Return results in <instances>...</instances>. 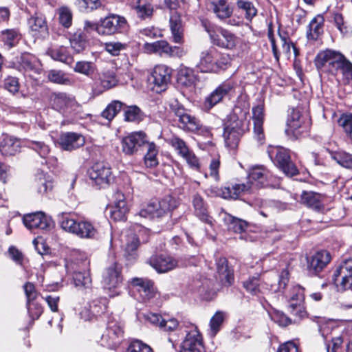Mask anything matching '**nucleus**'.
I'll list each match as a JSON object with an SVG mask.
<instances>
[{
  "label": "nucleus",
  "instance_id": "dca6fc26",
  "mask_svg": "<svg viewBox=\"0 0 352 352\" xmlns=\"http://www.w3.org/2000/svg\"><path fill=\"white\" fill-rule=\"evenodd\" d=\"M147 142V135L144 132L132 133L122 138L121 142L122 152L126 155H133L138 151L139 147L146 144Z\"/></svg>",
  "mask_w": 352,
  "mask_h": 352
},
{
  "label": "nucleus",
  "instance_id": "f03ea898",
  "mask_svg": "<svg viewBox=\"0 0 352 352\" xmlns=\"http://www.w3.org/2000/svg\"><path fill=\"white\" fill-rule=\"evenodd\" d=\"M247 128L246 113H241L239 116L235 112L230 114L224 123L223 138L226 146L231 149L236 148Z\"/></svg>",
  "mask_w": 352,
  "mask_h": 352
},
{
  "label": "nucleus",
  "instance_id": "20e7f679",
  "mask_svg": "<svg viewBox=\"0 0 352 352\" xmlns=\"http://www.w3.org/2000/svg\"><path fill=\"white\" fill-rule=\"evenodd\" d=\"M177 206V200L170 195L160 201H152L142 208L138 215L146 219L160 218L170 212Z\"/></svg>",
  "mask_w": 352,
  "mask_h": 352
},
{
  "label": "nucleus",
  "instance_id": "4468645a",
  "mask_svg": "<svg viewBox=\"0 0 352 352\" xmlns=\"http://www.w3.org/2000/svg\"><path fill=\"white\" fill-rule=\"evenodd\" d=\"M127 22L124 17L117 14H110L100 21L98 34L112 35L126 28Z\"/></svg>",
  "mask_w": 352,
  "mask_h": 352
},
{
  "label": "nucleus",
  "instance_id": "f8f14e48",
  "mask_svg": "<svg viewBox=\"0 0 352 352\" xmlns=\"http://www.w3.org/2000/svg\"><path fill=\"white\" fill-rule=\"evenodd\" d=\"M333 280L338 291H345L352 287V258L344 260L336 270Z\"/></svg>",
  "mask_w": 352,
  "mask_h": 352
},
{
  "label": "nucleus",
  "instance_id": "864d4df0",
  "mask_svg": "<svg viewBox=\"0 0 352 352\" xmlns=\"http://www.w3.org/2000/svg\"><path fill=\"white\" fill-rule=\"evenodd\" d=\"M48 80L56 84L70 85L72 83L69 76L61 70L52 69L47 74Z\"/></svg>",
  "mask_w": 352,
  "mask_h": 352
},
{
  "label": "nucleus",
  "instance_id": "4d7b16f0",
  "mask_svg": "<svg viewBox=\"0 0 352 352\" xmlns=\"http://www.w3.org/2000/svg\"><path fill=\"white\" fill-rule=\"evenodd\" d=\"M225 319V313L217 311L210 320L209 334L214 337L219 331Z\"/></svg>",
  "mask_w": 352,
  "mask_h": 352
},
{
  "label": "nucleus",
  "instance_id": "58836bf2",
  "mask_svg": "<svg viewBox=\"0 0 352 352\" xmlns=\"http://www.w3.org/2000/svg\"><path fill=\"white\" fill-rule=\"evenodd\" d=\"M124 120L129 122L138 124L143 121L146 117L145 113L136 105L123 107Z\"/></svg>",
  "mask_w": 352,
  "mask_h": 352
},
{
  "label": "nucleus",
  "instance_id": "c03bdc74",
  "mask_svg": "<svg viewBox=\"0 0 352 352\" xmlns=\"http://www.w3.org/2000/svg\"><path fill=\"white\" fill-rule=\"evenodd\" d=\"M133 8L138 17L142 20L151 19L154 12L153 6L144 0H137Z\"/></svg>",
  "mask_w": 352,
  "mask_h": 352
},
{
  "label": "nucleus",
  "instance_id": "49530a36",
  "mask_svg": "<svg viewBox=\"0 0 352 352\" xmlns=\"http://www.w3.org/2000/svg\"><path fill=\"white\" fill-rule=\"evenodd\" d=\"M147 151L144 156V164L148 168H154L159 164L157 159L158 147L153 142L148 141Z\"/></svg>",
  "mask_w": 352,
  "mask_h": 352
},
{
  "label": "nucleus",
  "instance_id": "338daca9",
  "mask_svg": "<svg viewBox=\"0 0 352 352\" xmlns=\"http://www.w3.org/2000/svg\"><path fill=\"white\" fill-rule=\"evenodd\" d=\"M348 138L352 142V113L343 115L339 120Z\"/></svg>",
  "mask_w": 352,
  "mask_h": 352
},
{
  "label": "nucleus",
  "instance_id": "2f4dec72",
  "mask_svg": "<svg viewBox=\"0 0 352 352\" xmlns=\"http://www.w3.org/2000/svg\"><path fill=\"white\" fill-rule=\"evenodd\" d=\"M324 196L313 191H303L301 195V203L315 210L324 209L323 199Z\"/></svg>",
  "mask_w": 352,
  "mask_h": 352
},
{
  "label": "nucleus",
  "instance_id": "c85d7f7f",
  "mask_svg": "<svg viewBox=\"0 0 352 352\" xmlns=\"http://www.w3.org/2000/svg\"><path fill=\"white\" fill-rule=\"evenodd\" d=\"M252 113L254 124V133L258 140H262L264 138L263 127L265 118L264 104L261 103L255 107H253Z\"/></svg>",
  "mask_w": 352,
  "mask_h": 352
},
{
  "label": "nucleus",
  "instance_id": "13d9d810",
  "mask_svg": "<svg viewBox=\"0 0 352 352\" xmlns=\"http://www.w3.org/2000/svg\"><path fill=\"white\" fill-rule=\"evenodd\" d=\"M70 45L77 53L83 51L87 45L85 34L81 30L75 32L70 38Z\"/></svg>",
  "mask_w": 352,
  "mask_h": 352
},
{
  "label": "nucleus",
  "instance_id": "7ed1b4c3",
  "mask_svg": "<svg viewBox=\"0 0 352 352\" xmlns=\"http://www.w3.org/2000/svg\"><path fill=\"white\" fill-rule=\"evenodd\" d=\"M202 24L214 45L229 50L242 48L243 40L228 30L215 27L206 21Z\"/></svg>",
  "mask_w": 352,
  "mask_h": 352
},
{
  "label": "nucleus",
  "instance_id": "a18cd8bd",
  "mask_svg": "<svg viewBox=\"0 0 352 352\" xmlns=\"http://www.w3.org/2000/svg\"><path fill=\"white\" fill-rule=\"evenodd\" d=\"M73 280L74 285L80 289H90L92 285L91 278L88 270L74 272Z\"/></svg>",
  "mask_w": 352,
  "mask_h": 352
},
{
  "label": "nucleus",
  "instance_id": "0e129e2a",
  "mask_svg": "<svg viewBox=\"0 0 352 352\" xmlns=\"http://www.w3.org/2000/svg\"><path fill=\"white\" fill-rule=\"evenodd\" d=\"M74 70L77 73L89 76L94 74L95 67L91 62L78 61L74 67Z\"/></svg>",
  "mask_w": 352,
  "mask_h": 352
},
{
  "label": "nucleus",
  "instance_id": "b1692460",
  "mask_svg": "<svg viewBox=\"0 0 352 352\" xmlns=\"http://www.w3.org/2000/svg\"><path fill=\"white\" fill-rule=\"evenodd\" d=\"M118 82L119 80L113 71L107 70L102 72L99 74L95 91L98 94H102L107 90L116 87Z\"/></svg>",
  "mask_w": 352,
  "mask_h": 352
},
{
  "label": "nucleus",
  "instance_id": "8fccbe9b",
  "mask_svg": "<svg viewBox=\"0 0 352 352\" xmlns=\"http://www.w3.org/2000/svg\"><path fill=\"white\" fill-rule=\"evenodd\" d=\"M243 285L245 290L253 296H258L263 294L265 289L264 283L261 282L258 276L250 277L243 282Z\"/></svg>",
  "mask_w": 352,
  "mask_h": 352
},
{
  "label": "nucleus",
  "instance_id": "e2e57ef3",
  "mask_svg": "<svg viewBox=\"0 0 352 352\" xmlns=\"http://www.w3.org/2000/svg\"><path fill=\"white\" fill-rule=\"evenodd\" d=\"M170 145L177 151L182 157L187 155L191 150L189 149L186 142L179 137L174 136L169 140Z\"/></svg>",
  "mask_w": 352,
  "mask_h": 352
},
{
  "label": "nucleus",
  "instance_id": "423d86ee",
  "mask_svg": "<svg viewBox=\"0 0 352 352\" xmlns=\"http://www.w3.org/2000/svg\"><path fill=\"white\" fill-rule=\"evenodd\" d=\"M267 153L274 164L285 175L294 176L298 173L296 166L292 162L289 151L280 146H269Z\"/></svg>",
  "mask_w": 352,
  "mask_h": 352
},
{
  "label": "nucleus",
  "instance_id": "aec40b11",
  "mask_svg": "<svg viewBox=\"0 0 352 352\" xmlns=\"http://www.w3.org/2000/svg\"><path fill=\"white\" fill-rule=\"evenodd\" d=\"M148 263L158 273H166L177 266V261L168 255L152 256Z\"/></svg>",
  "mask_w": 352,
  "mask_h": 352
},
{
  "label": "nucleus",
  "instance_id": "412c9836",
  "mask_svg": "<svg viewBox=\"0 0 352 352\" xmlns=\"http://www.w3.org/2000/svg\"><path fill=\"white\" fill-rule=\"evenodd\" d=\"M58 143L62 149L72 151L82 146L85 143V140L80 133L66 132L61 134Z\"/></svg>",
  "mask_w": 352,
  "mask_h": 352
},
{
  "label": "nucleus",
  "instance_id": "5fc2aeb1",
  "mask_svg": "<svg viewBox=\"0 0 352 352\" xmlns=\"http://www.w3.org/2000/svg\"><path fill=\"white\" fill-rule=\"evenodd\" d=\"M333 18L335 25L343 36H349L352 34V27L344 19L342 14L335 12Z\"/></svg>",
  "mask_w": 352,
  "mask_h": 352
},
{
  "label": "nucleus",
  "instance_id": "2eb2a0df",
  "mask_svg": "<svg viewBox=\"0 0 352 352\" xmlns=\"http://www.w3.org/2000/svg\"><path fill=\"white\" fill-rule=\"evenodd\" d=\"M186 333L185 339L182 342L180 352H204L203 340L197 327L191 324Z\"/></svg>",
  "mask_w": 352,
  "mask_h": 352
},
{
  "label": "nucleus",
  "instance_id": "f3484780",
  "mask_svg": "<svg viewBox=\"0 0 352 352\" xmlns=\"http://www.w3.org/2000/svg\"><path fill=\"white\" fill-rule=\"evenodd\" d=\"M172 69L165 65H156L152 72L150 80L154 85L157 92L164 91L170 82Z\"/></svg>",
  "mask_w": 352,
  "mask_h": 352
},
{
  "label": "nucleus",
  "instance_id": "a19ab883",
  "mask_svg": "<svg viewBox=\"0 0 352 352\" xmlns=\"http://www.w3.org/2000/svg\"><path fill=\"white\" fill-rule=\"evenodd\" d=\"M217 270L219 279L223 284L231 285L233 280L232 271L228 266V261L226 258H219L217 261Z\"/></svg>",
  "mask_w": 352,
  "mask_h": 352
},
{
  "label": "nucleus",
  "instance_id": "79ce46f5",
  "mask_svg": "<svg viewBox=\"0 0 352 352\" xmlns=\"http://www.w3.org/2000/svg\"><path fill=\"white\" fill-rule=\"evenodd\" d=\"M21 145L19 140L12 137H6L0 145V151L3 155L10 156L19 153Z\"/></svg>",
  "mask_w": 352,
  "mask_h": 352
},
{
  "label": "nucleus",
  "instance_id": "4c0bfd02",
  "mask_svg": "<svg viewBox=\"0 0 352 352\" xmlns=\"http://www.w3.org/2000/svg\"><path fill=\"white\" fill-rule=\"evenodd\" d=\"M21 38V34L17 29H6L1 32L0 41L8 50L16 46Z\"/></svg>",
  "mask_w": 352,
  "mask_h": 352
},
{
  "label": "nucleus",
  "instance_id": "774afa93",
  "mask_svg": "<svg viewBox=\"0 0 352 352\" xmlns=\"http://www.w3.org/2000/svg\"><path fill=\"white\" fill-rule=\"evenodd\" d=\"M127 352H153V349L142 341H132L128 347Z\"/></svg>",
  "mask_w": 352,
  "mask_h": 352
},
{
  "label": "nucleus",
  "instance_id": "37998d69",
  "mask_svg": "<svg viewBox=\"0 0 352 352\" xmlns=\"http://www.w3.org/2000/svg\"><path fill=\"white\" fill-rule=\"evenodd\" d=\"M35 185L37 192L41 195L47 194L53 188V182L50 176L46 175L43 171L36 175Z\"/></svg>",
  "mask_w": 352,
  "mask_h": 352
},
{
  "label": "nucleus",
  "instance_id": "9d476101",
  "mask_svg": "<svg viewBox=\"0 0 352 352\" xmlns=\"http://www.w3.org/2000/svg\"><path fill=\"white\" fill-rule=\"evenodd\" d=\"M144 50L148 54H156L169 58H182L186 54V51L183 47L172 46L166 40L146 43Z\"/></svg>",
  "mask_w": 352,
  "mask_h": 352
},
{
  "label": "nucleus",
  "instance_id": "7c9ffc66",
  "mask_svg": "<svg viewBox=\"0 0 352 352\" xmlns=\"http://www.w3.org/2000/svg\"><path fill=\"white\" fill-rule=\"evenodd\" d=\"M219 217L228 230L241 233L245 230L248 223L245 221L234 217L225 211H221Z\"/></svg>",
  "mask_w": 352,
  "mask_h": 352
},
{
  "label": "nucleus",
  "instance_id": "052dcab7",
  "mask_svg": "<svg viewBox=\"0 0 352 352\" xmlns=\"http://www.w3.org/2000/svg\"><path fill=\"white\" fill-rule=\"evenodd\" d=\"M236 6L239 10H241L245 13V19L248 21H251L252 19L257 14V10L254 4L245 0H237Z\"/></svg>",
  "mask_w": 352,
  "mask_h": 352
},
{
  "label": "nucleus",
  "instance_id": "f704fd0d",
  "mask_svg": "<svg viewBox=\"0 0 352 352\" xmlns=\"http://www.w3.org/2000/svg\"><path fill=\"white\" fill-rule=\"evenodd\" d=\"M169 22L173 42L179 44L183 43L184 29L180 16L177 13H173L170 17Z\"/></svg>",
  "mask_w": 352,
  "mask_h": 352
},
{
  "label": "nucleus",
  "instance_id": "603ef678",
  "mask_svg": "<svg viewBox=\"0 0 352 352\" xmlns=\"http://www.w3.org/2000/svg\"><path fill=\"white\" fill-rule=\"evenodd\" d=\"M124 104L120 100H113L101 113V116L108 121H111L116 115L123 110Z\"/></svg>",
  "mask_w": 352,
  "mask_h": 352
},
{
  "label": "nucleus",
  "instance_id": "69168bd1",
  "mask_svg": "<svg viewBox=\"0 0 352 352\" xmlns=\"http://www.w3.org/2000/svg\"><path fill=\"white\" fill-rule=\"evenodd\" d=\"M333 159L340 166L352 169V155L346 152H338L333 155Z\"/></svg>",
  "mask_w": 352,
  "mask_h": 352
},
{
  "label": "nucleus",
  "instance_id": "393cba45",
  "mask_svg": "<svg viewBox=\"0 0 352 352\" xmlns=\"http://www.w3.org/2000/svg\"><path fill=\"white\" fill-rule=\"evenodd\" d=\"M267 170L262 166L252 167L248 175V183L252 186V190L267 185Z\"/></svg>",
  "mask_w": 352,
  "mask_h": 352
},
{
  "label": "nucleus",
  "instance_id": "e433bc0d",
  "mask_svg": "<svg viewBox=\"0 0 352 352\" xmlns=\"http://www.w3.org/2000/svg\"><path fill=\"white\" fill-rule=\"evenodd\" d=\"M329 328L320 327V331L322 336L324 339L325 348L327 352H342L344 338L342 336L332 338L331 340H328L327 333Z\"/></svg>",
  "mask_w": 352,
  "mask_h": 352
},
{
  "label": "nucleus",
  "instance_id": "09e8293b",
  "mask_svg": "<svg viewBox=\"0 0 352 352\" xmlns=\"http://www.w3.org/2000/svg\"><path fill=\"white\" fill-rule=\"evenodd\" d=\"M197 80L195 71L190 67L181 68L178 73V82L185 87H192Z\"/></svg>",
  "mask_w": 352,
  "mask_h": 352
},
{
  "label": "nucleus",
  "instance_id": "473e14b6",
  "mask_svg": "<svg viewBox=\"0 0 352 352\" xmlns=\"http://www.w3.org/2000/svg\"><path fill=\"white\" fill-rule=\"evenodd\" d=\"M176 115L180 128L189 131H196L200 129V121L195 116L183 111H178Z\"/></svg>",
  "mask_w": 352,
  "mask_h": 352
},
{
  "label": "nucleus",
  "instance_id": "9b49d317",
  "mask_svg": "<svg viewBox=\"0 0 352 352\" xmlns=\"http://www.w3.org/2000/svg\"><path fill=\"white\" fill-rule=\"evenodd\" d=\"M235 83L231 80H226L218 85L204 102V108L210 110L227 97H230L234 92Z\"/></svg>",
  "mask_w": 352,
  "mask_h": 352
},
{
  "label": "nucleus",
  "instance_id": "c9c22d12",
  "mask_svg": "<svg viewBox=\"0 0 352 352\" xmlns=\"http://www.w3.org/2000/svg\"><path fill=\"white\" fill-rule=\"evenodd\" d=\"M192 205L195 214L204 222L212 225V219L208 214L207 207L204 199L199 195L195 194L192 197Z\"/></svg>",
  "mask_w": 352,
  "mask_h": 352
},
{
  "label": "nucleus",
  "instance_id": "a211bd4d",
  "mask_svg": "<svg viewBox=\"0 0 352 352\" xmlns=\"http://www.w3.org/2000/svg\"><path fill=\"white\" fill-rule=\"evenodd\" d=\"M122 337V327L116 322H109L105 333L102 336V344L108 348H116L120 344Z\"/></svg>",
  "mask_w": 352,
  "mask_h": 352
},
{
  "label": "nucleus",
  "instance_id": "c756f323",
  "mask_svg": "<svg viewBox=\"0 0 352 352\" xmlns=\"http://www.w3.org/2000/svg\"><path fill=\"white\" fill-rule=\"evenodd\" d=\"M330 260L331 256L327 251L317 252L308 259V268L311 272L318 273L326 267Z\"/></svg>",
  "mask_w": 352,
  "mask_h": 352
},
{
  "label": "nucleus",
  "instance_id": "6e6552de",
  "mask_svg": "<svg viewBox=\"0 0 352 352\" xmlns=\"http://www.w3.org/2000/svg\"><path fill=\"white\" fill-rule=\"evenodd\" d=\"M53 107L65 117L72 118L82 112V107L74 97L65 93H58L52 99Z\"/></svg>",
  "mask_w": 352,
  "mask_h": 352
},
{
  "label": "nucleus",
  "instance_id": "de8ad7c7",
  "mask_svg": "<svg viewBox=\"0 0 352 352\" xmlns=\"http://www.w3.org/2000/svg\"><path fill=\"white\" fill-rule=\"evenodd\" d=\"M28 25L31 31L45 35L47 33V25L45 17L41 14L31 16L28 19Z\"/></svg>",
  "mask_w": 352,
  "mask_h": 352
},
{
  "label": "nucleus",
  "instance_id": "cd10ccee",
  "mask_svg": "<svg viewBox=\"0 0 352 352\" xmlns=\"http://www.w3.org/2000/svg\"><path fill=\"white\" fill-rule=\"evenodd\" d=\"M114 197V204L110 211L111 217L115 221L124 220L126 214L129 211L124 195L122 192H117Z\"/></svg>",
  "mask_w": 352,
  "mask_h": 352
},
{
  "label": "nucleus",
  "instance_id": "680f3d73",
  "mask_svg": "<svg viewBox=\"0 0 352 352\" xmlns=\"http://www.w3.org/2000/svg\"><path fill=\"white\" fill-rule=\"evenodd\" d=\"M59 23L65 28H69L72 24V12L67 6H62L57 10Z\"/></svg>",
  "mask_w": 352,
  "mask_h": 352
},
{
  "label": "nucleus",
  "instance_id": "ea45409f",
  "mask_svg": "<svg viewBox=\"0 0 352 352\" xmlns=\"http://www.w3.org/2000/svg\"><path fill=\"white\" fill-rule=\"evenodd\" d=\"M324 19L322 15L318 14L309 23L307 31V37L309 40H316L323 32Z\"/></svg>",
  "mask_w": 352,
  "mask_h": 352
},
{
  "label": "nucleus",
  "instance_id": "ddd939ff",
  "mask_svg": "<svg viewBox=\"0 0 352 352\" xmlns=\"http://www.w3.org/2000/svg\"><path fill=\"white\" fill-rule=\"evenodd\" d=\"M89 175L98 188H107L114 179L111 168L103 163L95 164L89 170Z\"/></svg>",
  "mask_w": 352,
  "mask_h": 352
},
{
  "label": "nucleus",
  "instance_id": "f257e3e1",
  "mask_svg": "<svg viewBox=\"0 0 352 352\" xmlns=\"http://www.w3.org/2000/svg\"><path fill=\"white\" fill-rule=\"evenodd\" d=\"M231 58L228 54L222 53L210 47L199 54L197 67L205 73H218L226 69L230 65Z\"/></svg>",
  "mask_w": 352,
  "mask_h": 352
},
{
  "label": "nucleus",
  "instance_id": "6ab92c4d",
  "mask_svg": "<svg viewBox=\"0 0 352 352\" xmlns=\"http://www.w3.org/2000/svg\"><path fill=\"white\" fill-rule=\"evenodd\" d=\"M23 221L25 226L29 230H47L52 224L51 219L41 212L25 215Z\"/></svg>",
  "mask_w": 352,
  "mask_h": 352
},
{
  "label": "nucleus",
  "instance_id": "1a4fd4ad",
  "mask_svg": "<svg viewBox=\"0 0 352 352\" xmlns=\"http://www.w3.org/2000/svg\"><path fill=\"white\" fill-rule=\"evenodd\" d=\"M308 131L309 125L305 122L300 111L292 108L289 113L285 131L287 137L295 140L307 135Z\"/></svg>",
  "mask_w": 352,
  "mask_h": 352
},
{
  "label": "nucleus",
  "instance_id": "bf43d9fd",
  "mask_svg": "<svg viewBox=\"0 0 352 352\" xmlns=\"http://www.w3.org/2000/svg\"><path fill=\"white\" fill-rule=\"evenodd\" d=\"M27 146L36 152L41 157L45 160L48 157L50 149L48 145L41 141H28Z\"/></svg>",
  "mask_w": 352,
  "mask_h": 352
},
{
  "label": "nucleus",
  "instance_id": "bb28decb",
  "mask_svg": "<svg viewBox=\"0 0 352 352\" xmlns=\"http://www.w3.org/2000/svg\"><path fill=\"white\" fill-rule=\"evenodd\" d=\"M208 7L221 21L230 18L233 9L228 3L227 0H208Z\"/></svg>",
  "mask_w": 352,
  "mask_h": 352
},
{
  "label": "nucleus",
  "instance_id": "6e6d98bb",
  "mask_svg": "<svg viewBox=\"0 0 352 352\" xmlns=\"http://www.w3.org/2000/svg\"><path fill=\"white\" fill-rule=\"evenodd\" d=\"M47 54L54 60L63 63L70 58L67 48L63 46L52 47L47 50Z\"/></svg>",
  "mask_w": 352,
  "mask_h": 352
},
{
  "label": "nucleus",
  "instance_id": "3c124183",
  "mask_svg": "<svg viewBox=\"0 0 352 352\" xmlns=\"http://www.w3.org/2000/svg\"><path fill=\"white\" fill-rule=\"evenodd\" d=\"M304 288L300 285H295L291 290L289 298V307L294 311L300 306L305 298Z\"/></svg>",
  "mask_w": 352,
  "mask_h": 352
},
{
  "label": "nucleus",
  "instance_id": "a878e982",
  "mask_svg": "<svg viewBox=\"0 0 352 352\" xmlns=\"http://www.w3.org/2000/svg\"><path fill=\"white\" fill-rule=\"evenodd\" d=\"M107 309V300L105 298H99L93 300L89 304L87 309L80 313L85 320H91L92 317H98L104 314Z\"/></svg>",
  "mask_w": 352,
  "mask_h": 352
},
{
  "label": "nucleus",
  "instance_id": "39448f33",
  "mask_svg": "<svg viewBox=\"0 0 352 352\" xmlns=\"http://www.w3.org/2000/svg\"><path fill=\"white\" fill-rule=\"evenodd\" d=\"M60 227L69 233L82 239H94L98 235L96 228L89 221H77L69 214H62L60 219Z\"/></svg>",
  "mask_w": 352,
  "mask_h": 352
},
{
  "label": "nucleus",
  "instance_id": "72a5a7b5",
  "mask_svg": "<svg viewBox=\"0 0 352 352\" xmlns=\"http://www.w3.org/2000/svg\"><path fill=\"white\" fill-rule=\"evenodd\" d=\"M19 63L25 72L32 75L33 74H39L41 67L39 61L33 55L30 54H23L19 58Z\"/></svg>",
  "mask_w": 352,
  "mask_h": 352
},
{
  "label": "nucleus",
  "instance_id": "0eeeda50",
  "mask_svg": "<svg viewBox=\"0 0 352 352\" xmlns=\"http://www.w3.org/2000/svg\"><path fill=\"white\" fill-rule=\"evenodd\" d=\"M123 280L122 267L118 263H114L104 270L102 274V285L104 288L109 291L111 297L120 295Z\"/></svg>",
  "mask_w": 352,
  "mask_h": 352
},
{
  "label": "nucleus",
  "instance_id": "4be33fe9",
  "mask_svg": "<svg viewBox=\"0 0 352 352\" xmlns=\"http://www.w3.org/2000/svg\"><path fill=\"white\" fill-rule=\"evenodd\" d=\"M133 289L138 292L142 300H147L154 296L153 283L148 278H133L131 281Z\"/></svg>",
  "mask_w": 352,
  "mask_h": 352
},
{
  "label": "nucleus",
  "instance_id": "5701e85b",
  "mask_svg": "<svg viewBox=\"0 0 352 352\" xmlns=\"http://www.w3.org/2000/svg\"><path fill=\"white\" fill-rule=\"evenodd\" d=\"M252 186L250 183L234 184L231 187H224L217 193L223 199H237L242 195L252 192Z\"/></svg>",
  "mask_w": 352,
  "mask_h": 352
}]
</instances>
